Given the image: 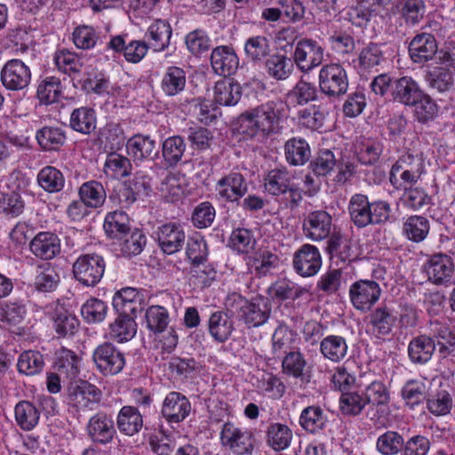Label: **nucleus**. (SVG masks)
Wrapping results in <instances>:
<instances>
[{
  "label": "nucleus",
  "instance_id": "obj_54",
  "mask_svg": "<svg viewBox=\"0 0 455 455\" xmlns=\"http://www.w3.org/2000/svg\"><path fill=\"white\" fill-rule=\"evenodd\" d=\"M38 185L46 192L55 193L64 187L63 174L53 166L44 167L37 174Z\"/></svg>",
  "mask_w": 455,
  "mask_h": 455
},
{
  "label": "nucleus",
  "instance_id": "obj_31",
  "mask_svg": "<svg viewBox=\"0 0 455 455\" xmlns=\"http://www.w3.org/2000/svg\"><path fill=\"white\" fill-rule=\"evenodd\" d=\"M292 437V430L286 424L271 422L266 429V443L276 451L288 448Z\"/></svg>",
  "mask_w": 455,
  "mask_h": 455
},
{
  "label": "nucleus",
  "instance_id": "obj_37",
  "mask_svg": "<svg viewBox=\"0 0 455 455\" xmlns=\"http://www.w3.org/2000/svg\"><path fill=\"white\" fill-rule=\"evenodd\" d=\"M103 228L108 236L122 239L130 232V218L123 211L108 212L105 217Z\"/></svg>",
  "mask_w": 455,
  "mask_h": 455
},
{
  "label": "nucleus",
  "instance_id": "obj_51",
  "mask_svg": "<svg viewBox=\"0 0 455 455\" xmlns=\"http://www.w3.org/2000/svg\"><path fill=\"white\" fill-rule=\"evenodd\" d=\"M291 184V177L286 170L275 169L266 176L264 188L270 195L280 196L286 194Z\"/></svg>",
  "mask_w": 455,
  "mask_h": 455
},
{
  "label": "nucleus",
  "instance_id": "obj_32",
  "mask_svg": "<svg viewBox=\"0 0 455 455\" xmlns=\"http://www.w3.org/2000/svg\"><path fill=\"white\" fill-rule=\"evenodd\" d=\"M126 148L134 160L152 159L153 156L156 155V141L148 135H133L127 140Z\"/></svg>",
  "mask_w": 455,
  "mask_h": 455
},
{
  "label": "nucleus",
  "instance_id": "obj_19",
  "mask_svg": "<svg viewBox=\"0 0 455 455\" xmlns=\"http://www.w3.org/2000/svg\"><path fill=\"white\" fill-rule=\"evenodd\" d=\"M188 399L179 392L169 393L164 400L161 413L169 423L183 421L190 413Z\"/></svg>",
  "mask_w": 455,
  "mask_h": 455
},
{
  "label": "nucleus",
  "instance_id": "obj_47",
  "mask_svg": "<svg viewBox=\"0 0 455 455\" xmlns=\"http://www.w3.org/2000/svg\"><path fill=\"white\" fill-rule=\"evenodd\" d=\"M40 419L38 409L30 402L21 401L15 406V419L18 426L25 430H32Z\"/></svg>",
  "mask_w": 455,
  "mask_h": 455
},
{
  "label": "nucleus",
  "instance_id": "obj_55",
  "mask_svg": "<svg viewBox=\"0 0 455 455\" xmlns=\"http://www.w3.org/2000/svg\"><path fill=\"white\" fill-rule=\"evenodd\" d=\"M403 234L406 237L415 243L422 242L429 232V222L422 216H411L403 224Z\"/></svg>",
  "mask_w": 455,
  "mask_h": 455
},
{
  "label": "nucleus",
  "instance_id": "obj_12",
  "mask_svg": "<svg viewBox=\"0 0 455 455\" xmlns=\"http://www.w3.org/2000/svg\"><path fill=\"white\" fill-rule=\"evenodd\" d=\"M381 289L372 280H359L349 288V297L353 306L360 311H368L379 299Z\"/></svg>",
  "mask_w": 455,
  "mask_h": 455
},
{
  "label": "nucleus",
  "instance_id": "obj_35",
  "mask_svg": "<svg viewBox=\"0 0 455 455\" xmlns=\"http://www.w3.org/2000/svg\"><path fill=\"white\" fill-rule=\"evenodd\" d=\"M187 83L186 72L176 66L168 67L161 80L163 92L170 97L184 91Z\"/></svg>",
  "mask_w": 455,
  "mask_h": 455
},
{
  "label": "nucleus",
  "instance_id": "obj_52",
  "mask_svg": "<svg viewBox=\"0 0 455 455\" xmlns=\"http://www.w3.org/2000/svg\"><path fill=\"white\" fill-rule=\"evenodd\" d=\"M81 200L91 208L103 205L106 200V192L103 186L95 180L84 183L79 188Z\"/></svg>",
  "mask_w": 455,
  "mask_h": 455
},
{
  "label": "nucleus",
  "instance_id": "obj_33",
  "mask_svg": "<svg viewBox=\"0 0 455 455\" xmlns=\"http://www.w3.org/2000/svg\"><path fill=\"white\" fill-rule=\"evenodd\" d=\"M347 349L346 339L339 335H328L320 343L321 354L332 363L342 361L347 354Z\"/></svg>",
  "mask_w": 455,
  "mask_h": 455
},
{
  "label": "nucleus",
  "instance_id": "obj_61",
  "mask_svg": "<svg viewBox=\"0 0 455 455\" xmlns=\"http://www.w3.org/2000/svg\"><path fill=\"white\" fill-rule=\"evenodd\" d=\"M356 151L358 159L363 164H372L379 160L383 151V145L376 140L363 139L357 142Z\"/></svg>",
  "mask_w": 455,
  "mask_h": 455
},
{
  "label": "nucleus",
  "instance_id": "obj_41",
  "mask_svg": "<svg viewBox=\"0 0 455 455\" xmlns=\"http://www.w3.org/2000/svg\"><path fill=\"white\" fill-rule=\"evenodd\" d=\"M116 424L122 433L133 435L142 427L143 419L138 409L124 406L118 413Z\"/></svg>",
  "mask_w": 455,
  "mask_h": 455
},
{
  "label": "nucleus",
  "instance_id": "obj_18",
  "mask_svg": "<svg viewBox=\"0 0 455 455\" xmlns=\"http://www.w3.org/2000/svg\"><path fill=\"white\" fill-rule=\"evenodd\" d=\"M248 188L243 175L238 172H230L216 184L218 195L228 202H236L246 193Z\"/></svg>",
  "mask_w": 455,
  "mask_h": 455
},
{
  "label": "nucleus",
  "instance_id": "obj_25",
  "mask_svg": "<svg viewBox=\"0 0 455 455\" xmlns=\"http://www.w3.org/2000/svg\"><path fill=\"white\" fill-rule=\"evenodd\" d=\"M29 247L36 258L49 260L60 253V242L52 232H40L31 240Z\"/></svg>",
  "mask_w": 455,
  "mask_h": 455
},
{
  "label": "nucleus",
  "instance_id": "obj_56",
  "mask_svg": "<svg viewBox=\"0 0 455 455\" xmlns=\"http://www.w3.org/2000/svg\"><path fill=\"white\" fill-rule=\"evenodd\" d=\"M60 94L61 84L58 77H45L37 86L36 96L41 103L48 105L57 102Z\"/></svg>",
  "mask_w": 455,
  "mask_h": 455
},
{
  "label": "nucleus",
  "instance_id": "obj_62",
  "mask_svg": "<svg viewBox=\"0 0 455 455\" xmlns=\"http://www.w3.org/2000/svg\"><path fill=\"white\" fill-rule=\"evenodd\" d=\"M269 40L264 36H255L248 38L244 44V52L248 59L258 62L264 60L270 53Z\"/></svg>",
  "mask_w": 455,
  "mask_h": 455
},
{
  "label": "nucleus",
  "instance_id": "obj_1",
  "mask_svg": "<svg viewBox=\"0 0 455 455\" xmlns=\"http://www.w3.org/2000/svg\"><path fill=\"white\" fill-rule=\"evenodd\" d=\"M281 116L279 104L268 101L239 116V132L249 138H266L279 130Z\"/></svg>",
  "mask_w": 455,
  "mask_h": 455
},
{
  "label": "nucleus",
  "instance_id": "obj_58",
  "mask_svg": "<svg viewBox=\"0 0 455 455\" xmlns=\"http://www.w3.org/2000/svg\"><path fill=\"white\" fill-rule=\"evenodd\" d=\"M410 107L413 108L415 118L422 124L433 120L438 113L437 104L425 92H423L416 102Z\"/></svg>",
  "mask_w": 455,
  "mask_h": 455
},
{
  "label": "nucleus",
  "instance_id": "obj_60",
  "mask_svg": "<svg viewBox=\"0 0 455 455\" xmlns=\"http://www.w3.org/2000/svg\"><path fill=\"white\" fill-rule=\"evenodd\" d=\"M132 171L129 158L116 153L108 154L104 164V172L114 179L128 176Z\"/></svg>",
  "mask_w": 455,
  "mask_h": 455
},
{
  "label": "nucleus",
  "instance_id": "obj_15",
  "mask_svg": "<svg viewBox=\"0 0 455 455\" xmlns=\"http://www.w3.org/2000/svg\"><path fill=\"white\" fill-rule=\"evenodd\" d=\"M113 307L118 314L134 318L144 308L143 292L132 287L123 288L114 295Z\"/></svg>",
  "mask_w": 455,
  "mask_h": 455
},
{
  "label": "nucleus",
  "instance_id": "obj_44",
  "mask_svg": "<svg viewBox=\"0 0 455 455\" xmlns=\"http://www.w3.org/2000/svg\"><path fill=\"white\" fill-rule=\"evenodd\" d=\"M39 146L47 151H55L66 141V133L60 127L44 126L36 135Z\"/></svg>",
  "mask_w": 455,
  "mask_h": 455
},
{
  "label": "nucleus",
  "instance_id": "obj_13",
  "mask_svg": "<svg viewBox=\"0 0 455 455\" xmlns=\"http://www.w3.org/2000/svg\"><path fill=\"white\" fill-rule=\"evenodd\" d=\"M150 193L151 178L145 172L139 171L120 190L119 202L123 208H129L138 198L148 196Z\"/></svg>",
  "mask_w": 455,
  "mask_h": 455
},
{
  "label": "nucleus",
  "instance_id": "obj_2",
  "mask_svg": "<svg viewBox=\"0 0 455 455\" xmlns=\"http://www.w3.org/2000/svg\"><path fill=\"white\" fill-rule=\"evenodd\" d=\"M425 171L423 153L409 150L393 164L389 173V181L396 188L402 185H413L421 179Z\"/></svg>",
  "mask_w": 455,
  "mask_h": 455
},
{
  "label": "nucleus",
  "instance_id": "obj_50",
  "mask_svg": "<svg viewBox=\"0 0 455 455\" xmlns=\"http://www.w3.org/2000/svg\"><path fill=\"white\" fill-rule=\"evenodd\" d=\"M404 445V439L401 434L388 430L378 437L376 450L381 455H397L402 452Z\"/></svg>",
  "mask_w": 455,
  "mask_h": 455
},
{
  "label": "nucleus",
  "instance_id": "obj_11",
  "mask_svg": "<svg viewBox=\"0 0 455 455\" xmlns=\"http://www.w3.org/2000/svg\"><path fill=\"white\" fill-rule=\"evenodd\" d=\"M0 80L7 90L12 92L21 91L30 84V68L20 60H10L2 68Z\"/></svg>",
  "mask_w": 455,
  "mask_h": 455
},
{
  "label": "nucleus",
  "instance_id": "obj_22",
  "mask_svg": "<svg viewBox=\"0 0 455 455\" xmlns=\"http://www.w3.org/2000/svg\"><path fill=\"white\" fill-rule=\"evenodd\" d=\"M424 91L411 76H403L393 81L391 97L394 101L406 107L414 104Z\"/></svg>",
  "mask_w": 455,
  "mask_h": 455
},
{
  "label": "nucleus",
  "instance_id": "obj_42",
  "mask_svg": "<svg viewBox=\"0 0 455 455\" xmlns=\"http://www.w3.org/2000/svg\"><path fill=\"white\" fill-rule=\"evenodd\" d=\"M26 315V307L21 303L5 301L0 305V322L9 330L20 329Z\"/></svg>",
  "mask_w": 455,
  "mask_h": 455
},
{
  "label": "nucleus",
  "instance_id": "obj_4",
  "mask_svg": "<svg viewBox=\"0 0 455 455\" xmlns=\"http://www.w3.org/2000/svg\"><path fill=\"white\" fill-rule=\"evenodd\" d=\"M232 298L234 302L237 304L241 319L247 327L257 328L267 322L271 313V307L267 299L256 297L248 300L237 294H233Z\"/></svg>",
  "mask_w": 455,
  "mask_h": 455
},
{
  "label": "nucleus",
  "instance_id": "obj_27",
  "mask_svg": "<svg viewBox=\"0 0 455 455\" xmlns=\"http://www.w3.org/2000/svg\"><path fill=\"white\" fill-rule=\"evenodd\" d=\"M279 258L267 249H259L252 255L246 258L249 271L257 276H264L276 268Z\"/></svg>",
  "mask_w": 455,
  "mask_h": 455
},
{
  "label": "nucleus",
  "instance_id": "obj_16",
  "mask_svg": "<svg viewBox=\"0 0 455 455\" xmlns=\"http://www.w3.org/2000/svg\"><path fill=\"white\" fill-rule=\"evenodd\" d=\"M322 266L319 250L312 244L302 245L294 254L293 267L301 276L315 275Z\"/></svg>",
  "mask_w": 455,
  "mask_h": 455
},
{
  "label": "nucleus",
  "instance_id": "obj_5",
  "mask_svg": "<svg viewBox=\"0 0 455 455\" xmlns=\"http://www.w3.org/2000/svg\"><path fill=\"white\" fill-rule=\"evenodd\" d=\"M106 263L99 254H84L77 258L73 264L75 278L85 286H94L102 278Z\"/></svg>",
  "mask_w": 455,
  "mask_h": 455
},
{
  "label": "nucleus",
  "instance_id": "obj_9",
  "mask_svg": "<svg viewBox=\"0 0 455 455\" xmlns=\"http://www.w3.org/2000/svg\"><path fill=\"white\" fill-rule=\"evenodd\" d=\"M292 58L301 72L308 73L323 63V49L316 41L303 38L296 44Z\"/></svg>",
  "mask_w": 455,
  "mask_h": 455
},
{
  "label": "nucleus",
  "instance_id": "obj_48",
  "mask_svg": "<svg viewBox=\"0 0 455 455\" xmlns=\"http://www.w3.org/2000/svg\"><path fill=\"white\" fill-rule=\"evenodd\" d=\"M52 318L56 332L61 337L73 335L79 326L76 316L62 307L55 309Z\"/></svg>",
  "mask_w": 455,
  "mask_h": 455
},
{
  "label": "nucleus",
  "instance_id": "obj_24",
  "mask_svg": "<svg viewBox=\"0 0 455 455\" xmlns=\"http://www.w3.org/2000/svg\"><path fill=\"white\" fill-rule=\"evenodd\" d=\"M238 58L228 46H218L211 54V65L215 74L221 76L233 75L238 68Z\"/></svg>",
  "mask_w": 455,
  "mask_h": 455
},
{
  "label": "nucleus",
  "instance_id": "obj_45",
  "mask_svg": "<svg viewBox=\"0 0 455 455\" xmlns=\"http://www.w3.org/2000/svg\"><path fill=\"white\" fill-rule=\"evenodd\" d=\"M395 322V317L386 306L377 307L370 315V324L373 333L378 337L389 334Z\"/></svg>",
  "mask_w": 455,
  "mask_h": 455
},
{
  "label": "nucleus",
  "instance_id": "obj_39",
  "mask_svg": "<svg viewBox=\"0 0 455 455\" xmlns=\"http://www.w3.org/2000/svg\"><path fill=\"white\" fill-rule=\"evenodd\" d=\"M137 332V323L132 316L118 315L116 320L109 325V337L123 343L131 340Z\"/></svg>",
  "mask_w": 455,
  "mask_h": 455
},
{
  "label": "nucleus",
  "instance_id": "obj_38",
  "mask_svg": "<svg viewBox=\"0 0 455 455\" xmlns=\"http://www.w3.org/2000/svg\"><path fill=\"white\" fill-rule=\"evenodd\" d=\"M172 33V28L167 21L156 20L148 27L146 35L154 51L161 52L169 46Z\"/></svg>",
  "mask_w": 455,
  "mask_h": 455
},
{
  "label": "nucleus",
  "instance_id": "obj_30",
  "mask_svg": "<svg viewBox=\"0 0 455 455\" xmlns=\"http://www.w3.org/2000/svg\"><path fill=\"white\" fill-rule=\"evenodd\" d=\"M326 251L331 259H337L344 264L351 262L356 258L352 241L339 233H333L330 236Z\"/></svg>",
  "mask_w": 455,
  "mask_h": 455
},
{
  "label": "nucleus",
  "instance_id": "obj_29",
  "mask_svg": "<svg viewBox=\"0 0 455 455\" xmlns=\"http://www.w3.org/2000/svg\"><path fill=\"white\" fill-rule=\"evenodd\" d=\"M371 203L367 196L355 194L348 203V213L351 221L359 228L371 225Z\"/></svg>",
  "mask_w": 455,
  "mask_h": 455
},
{
  "label": "nucleus",
  "instance_id": "obj_40",
  "mask_svg": "<svg viewBox=\"0 0 455 455\" xmlns=\"http://www.w3.org/2000/svg\"><path fill=\"white\" fill-rule=\"evenodd\" d=\"M242 89L239 84L220 80L214 86V100L222 106H234L241 99Z\"/></svg>",
  "mask_w": 455,
  "mask_h": 455
},
{
  "label": "nucleus",
  "instance_id": "obj_49",
  "mask_svg": "<svg viewBox=\"0 0 455 455\" xmlns=\"http://www.w3.org/2000/svg\"><path fill=\"white\" fill-rule=\"evenodd\" d=\"M55 367L60 374L73 379L79 373V358L75 352L62 347L57 352Z\"/></svg>",
  "mask_w": 455,
  "mask_h": 455
},
{
  "label": "nucleus",
  "instance_id": "obj_63",
  "mask_svg": "<svg viewBox=\"0 0 455 455\" xmlns=\"http://www.w3.org/2000/svg\"><path fill=\"white\" fill-rule=\"evenodd\" d=\"M270 294L280 300L296 299L307 292L302 288L289 280H278L269 287Z\"/></svg>",
  "mask_w": 455,
  "mask_h": 455
},
{
  "label": "nucleus",
  "instance_id": "obj_14",
  "mask_svg": "<svg viewBox=\"0 0 455 455\" xmlns=\"http://www.w3.org/2000/svg\"><path fill=\"white\" fill-rule=\"evenodd\" d=\"M332 218L325 211H314L309 212L303 222V231L312 241H322L333 234Z\"/></svg>",
  "mask_w": 455,
  "mask_h": 455
},
{
  "label": "nucleus",
  "instance_id": "obj_46",
  "mask_svg": "<svg viewBox=\"0 0 455 455\" xmlns=\"http://www.w3.org/2000/svg\"><path fill=\"white\" fill-rule=\"evenodd\" d=\"M284 152L287 162L294 166L304 164L311 156L307 142L303 139L297 138L287 140Z\"/></svg>",
  "mask_w": 455,
  "mask_h": 455
},
{
  "label": "nucleus",
  "instance_id": "obj_20",
  "mask_svg": "<svg viewBox=\"0 0 455 455\" xmlns=\"http://www.w3.org/2000/svg\"><path fill=\"white\" fill-rule=\"evenodd\" d=\"M86 430L93 442L102 444L110 443L116 435L112 417L101 411L89 419Z\"/></svg>",
  "mask_w": 455,
  "mask_h": 455
},
{
  "label": "nucleus",
  "instance_id": "obj_26",
  "mask_svg": "<svg viewBox=\"0 0 455 455\" xmlns=\"http://www.w3.org/2000/svg\"><path fill=\"white\" fill-rule=\"evenodd\" d=\"M435 351V343L429 335L421 334L411 339L408 345V355L414 364H426Z\"/></svg>",
  "mask_w": 455,
  "mask_h": 455
},
{
  "label": "nucleus",
  "instance_id": "obj_28",
  "mask_svg": "<svg viewBox=\"0 0 455 455\" xmlns=\"http://www.w3.org/2000/svg\"><path fill=\"white\" fill-rule=\"evenodd\" d=\"M234 330V321L227 312L216 311L210 315L208 331L215 341L220 343L227 341Z\"/></svg>",
  "mask_w": 455,
  "mask_h": 455
},
{
  "label": "nucleus",
  "instance_id": "obj_57",
  "mask_svg": "<svg viewBox=\"0 0 455 455\" xmlns=\"http://www.w3.org/2000/svg\"><path fill=\"white\" fill-rule=\"evenodd\" d=\"M185 151L186 143L180 136L169 137L163 142V157L170 166H174L180 162Z\"/></svg>",
  "mask_w": 455,
  "mask_h": 455
},
{
  "label": "nucleus",
  "instance_id": "obj_7",
  "mask_svg": "<svg viewBox=\"0 0 455 455\" xmlns=\"http://www.w3.org/2000/svg\"><path fill=\"white\" fill-rule=\"evenodd\" d=\"M92 361L104 376L116 375L125 365L124 354L109 342H104L94 349Z\"/></svg>",
  "mask_w": 455,
  "mask_h": 455
},
{
  "label": "nucleus",
  "instance_id": "obj_6",
  "mask_svg": "<svg viewBox=\"0 0 455 455\" xmlns=\"http://www.w3.org/2000/svg\"><path fill=\"white\" fill-rule=\"evenodd\" d=\"M319 88L328 97L339 98L348 88V78L345 68L337 63L324 65L319 72Z\"/></svg>",
  "mask_w": 455,
  "mask_h": 455
},
{
  "label": "nucleus",
  "instance_id": "obj_10",
  "mask_svg": "<svg viewBox=\"0 0 455 455\" xmlns=\"http://www.w3.org/2000/svg\"><path fill=\"white\" fill-rule=\"evenodd\" d=\"M68 396L69 403L77 411H93L99 406L102 392L88 381H80L70 385Z\"/></svg>",
  "mask_w": 455,
  "mask_h": 455
},
{
  "label": "nucleus",
  "instance_id": "obj_36",
  "mask_svg": "<svg viewBox=\"0 0 455 455\" xmlns=\"http://www.w3.org/2000/svg\"><path fill=\"white\" fill-rule=\"evenodd\" d=\"M97 118L95 111L87 107L76 108L72 111L69 125L74 131L91 134L96 129Z\"/></svg>",
  "mask_w": 455,
  "mask_h": 455
},
{
  "label": "nucleus",
  "instance_id": "obj_34",
  "mask_svg": "<svg viewBox=\"0 0 455 455\" xmlns=\"http://www.w3.org/2000/svg\"><path fill=\"white\" fill-rule=\"evenodd\" d=\"M267 74L273 79L283 81L288 79L293 72L292 60L284 54L275 53L270 55L265 61Z\"/></svg>",
  "mask_w": 455,
  "mask_h": 455
},
{
  "label": "nucleus",
  "instance_id": "obj_59",
  "mask_svg": "<svg viewBox=\"0 0 455 455\" xmlns=\"http://www.w3.org/2000/svg\"><path fill=\"white\" fill-rule=\"evenodd\" d=\"M121 240L120 251L127 258L140 254L147 243V237L140 229L128 232Z\"/></svg>",
  "mask_w": 455,
  "mask_h": 455
},
{
  "label": "nucleus",
  "instance_id": "obj_3",
  "mask_svg": "<svg viewBox=\"0 0 455 455\" xmlns=\"http://www.w3.org/2000/svg\"><path fill=\"white\" fill-rule=\"evenodd\" d=\"M221 445L233 455H251L255 448V436L248 429L226 422L220 434Z\"/></svg>",
  "mask_w": 455,
  "mask_h": 455
},
{
  "label": "nucleus",
  "instance_id": "obj_64",
  "mask_svg": "<svg viewBox=\"0 0 455 455\" xmlns=\"http://www.w3.org/2000/svg\"><path fill=\"white\" fill-rule=\"evenodd\" d=\"M401 201L405 207L419 211L431 204V197L423 188L410 187L404 188Z\"/></svg>",
  "mask_w": 455,
  "mask_h": 455
},
{
  "label": "nucleus",
  "instance_id": "obj_23",
  "mask_svg": "<svg viewBox=\"0 0 455 455\" xmlns=\"http://www.w3.org/2000/svg\"><path fill=\"white\" fill-rule=\"evenodd\" d=\"M437 52L435 36L429 33H421L413 37L409 45V54L415 63H425L433 59Z\"/></svg>",
  "mask_w": 455,
  "mask_h": 455
},
{
  "label": "nucleus",
  "instance_id": "obj_21",
  "mask_svg": "<svg viewBox=\"0 0 455 455\" xmlns=\"http://www.w3.org/2000/svg\"><path fill=\"white\" fill-rule=\"evenodd\" d=\"M156 234L160 248L166 254H173L180 251L184 245L186 235L178 224H164L158 228Z\"/></svg>",
  "mask_w": 455,
  "mask_h": 455
},
{
  "label": "nucleus",
  "instance_id": "obj_43",
  "mask_svg": "<svg viewBox=\"0 0 455 455\" xmlns=\"http://www.w3.org/2000/svg\"><path fill=\"white\" fill-rule=\"evenodd\" d=\"M326 422V415L322 408L316 405L306 407L299 416V425L304 430L311 434L323 429Z\"/></svg>",
  "mask_w": 455,
  "mask_h": 455
},
{
  "label": "nucleus",
  "instance_id": "obj_53",
  "mask_svg": "<svg viewBox=\"0 0 455 455\" xmlns=\"http://www.w3.org/2000/svg\"><path fill=\"white\" fill-rule=\"evenodd\" d=\"M287 97L294 106H304L317 99V90L314 84L300 79Z\"/></svg>",
  "mask_w": 455,
  "mask_h": 455
},
{
  "label": "nucleus",
  "instance_id": "obj_17",
  "mask_svg": "<svg viewBox=\"0 0 455 455\" xmlns=\"http://www.w3.org/2000/svg\"><path fill=\"white\" fill-rule=\"evenodd\" d=\"M429 336L435 343L441 357L446 358L455 354V327L446 323H430Z\"/></svg>",
  "mask_w": 455,
  "mask_h": 455
},
{
  "label": "nucleus",
  "instance_id": "obj_8",
  "mask_svg": "<svg viewBox=\"0 0 455 455\" xmlns=\"http://www.w3.org/2000/svg\"><path fill=\"white\" fill-rule=\"evenodd\" d=\"M427 280L435 285L450 286L453 282L455 266L453 259L444 253L431 255L424 265Z\"/></svg>",
  "mask_w": 455,
  "mask_h": 455
}]
</instances>
